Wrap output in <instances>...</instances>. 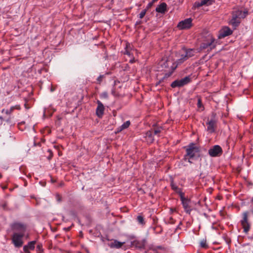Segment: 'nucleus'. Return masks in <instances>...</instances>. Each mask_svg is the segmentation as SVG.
Listing matches in <instances>:
<instances>
[{
    "label": "nucleus",
    "instance_id": "obj_11",
    "mask_svg": "<svg viewBox=\"0 0 253 253\" xmlns=\"http://www.w3.org/2000/svg\"><path fill=\"white\" fill-rule=\"evenodd\" d=\"M180 200L181 201V203L183 206V208L184 209L185 211L188 213H190L191 209L189 206L190 204V200L187 198L184 197V194L180 196Z\"/></svg>",
    "mask_w": 253,
    "mask_h": 253
},
{
    "label": "nucleus",
    "instance_id": "obj_16",
    "mask_svg": "<svg viewBox=\"0 0 253 253\" xmlns=\"http://www.w3.org/2000/svg\"><path fill=\"white\" fill-rule=\"evenodd\" d=\"M124 244V242H120L116 240H114L113 242L110 243L108 246L111 248L119 249Z\"/></svg>",
    "mask_w": 253,
    "mask_h": 253
},
{
    "label": "nucleus",
    "instance_id": "obj_20",
    "mask_svg": "<svg viewBox=\"0 0 253 253\" xmlns=\"http://www.w3.org/2000/svg\"><path fill=\"white\" fill-rule=\"evenodd\" d=\"M130 122L129 121H126L122 125L117 128V132H120L122 130L126 129L130 126Z\"/></svg>",
    "mask_w": 253,
    "mask_h": 253
},
{
    "label": "nucleus",
    "instance_id": "obj_7",
    "mask_svg": "<svg viewBox=\"0 0 253 253\" xmlns=\"http://www.w3.org/2000/svg\"><path fill=\"white\" fill-rule=\"evenodd\" d=\"M214 39L211 35H209L208 41L207 42H203L200 45L201 49H205L210 48V49L214 48L215 44L214 43Z\"/></svg>",
    "mask_w": 253,
    "mask_h": 253
},
{
    "label": "nucleus",
    "instance_id": "obj_15",
    "mask_svg": "<svg viewBox=\"0 0 253 253\" xmlns=\"http://www.w3.org/2000/svg\"><path fill=\"white\" fill-rule=\"evenodd\" d=\"M167 4L165 2H162L158 5L156 8V11L158 13L164 14L167 11Z\"/></svg>",
    "mask_w": 253,
    "mask_h": 253
},
{
    "label": "nucleus",
    "instance_id": "obj_4",
    "mask_svg": "<svg viewBox=\"0 0 253 253\" xmlns=\"http://www.w3.org/2000/svg\"><path fill=\"white\" fill-rule=\"evenodd\" d=\"M186 154L184 156V159L185 160H187L188 162L192 163L191 160L198 153V148L195 146L194 144L191 143L186 148Z\"/></svg>",
    "mask_w": 253,
    "mask_h": 253
},
{
    "label": "nucleus",
    "instance_id": "obj_17",
    "mask_svg": "<svg viewBox=\"0 0 253 253\" xmlns=\"http://www.w3.org/2000/svg\"><path fill=\"white\" fill-rule=\"evenodd\" d=\"M213 2V0H201L200 1H198L195 3L197 7H201L203 5H210Z\"/></svg>",
    "mask_w": 253,
    "mask_h": 253
},
{
    "label": "nucleus",
    "instance_id": "obj_36",
    "mask_svg": "<svg viewBox=\"0 0 253 253\" xmlns=\"http://www.w3.org/2000/svg\"><path fill=\"white\" fill-rule=\"evenodd\" d=\"M57 200H58V201H59L60 200V199H59V196H57Z\"/></svg>",
    "mask_w": 253,
    "mask_h": 253
},
{
    "label": "nucleus",
    "instance_id": "obj_38",
    "mask_svg": "<svg viewBox=\"0 0 253 253\" xmlns=\"http://www.w3.org/2000/svg\"><path fill=\"white\" fill-rule=\"evenodd\" d=\"M1 177V174L0 173V178Z\"/></svg>",
    "mask_w": 253,
    "mask_h": 253
},
{
    "label": "nucleus",
    "instance_id": "obj_6",
    "mask_svg": "<svg viewBox=\"0 0 253 253\" xmlns=\"http://www.w3.org/2000/svg\"><path fill=\"white\" fill-rule=\"evenodd\" d=\"M241 225L244 229V232L248 234L251 227V225L248 219V212H244L243 214V219L241 220Z\"/></svg>",
    "mask_w": 253,
    "mask_h": 253
},
{
    "label": "nucleus",
    "instance_id": "obj_39",
    "mask_svg": "<svg viewBox=\"0 0 253 253\" xmlns=\"http://www.w3.org/2000/svg\"><path fill=\"white\" fill-rule=\"evenodd\" d=\"M2 119V118L1 117H0V119H1V120Z\"/></svg>",
    "mask_w": 253,
    "mask_h": 253
},
{
    "label": "nucleus",
    "instance_id": "obj_37",
    "mask_svg": "<svg viewBox=\"0 0 253 253\" xmlns=\"http://www.w3.org/2000/svg\"><path fill=\"white\" fill-rule=\"evenodd\" d=\"M157 0H153V2H155L156 1H157Z\"/></svg>",
    "mask_w": 253,
    "mask_h": 253
},
{
    "label": "nucleus",
    "instance_id": "obj_29",
    "mask_svg": "<svg viewBox=\"0 0 253 253\" xmlns=\"http://www.w3.org/2000/svg\"><path fill=\"white\" fill-rule=\"evenodd\" d=\"M104 75H100L97 79V82L100 83L102 80Z\"/></svg>",
    "mask_w": 253,
    "mask_h": 253
},
{
    "label": "nucleus",
    "instance_id": "obj_9",
    "mask_svg": "<svg viewBox=\"0 0 253 253\" xmlns=\"http://www.w3.org/2000/svg\"><path fill=\"white\" fill-rule=\"evenodd\" d=\"M192 19L191 18H187L179 22L177 28L180 30L188 29L192 27Z\"/></svg>",
    "mask_w": 253,
    "mask_h": 253
},
{
    "label": "nucleus",
    "instance_id": "obj_2",
    "mask_svg": "<svg viewBox=\"0 0 253 253\" xmlns=\"http://www.w3.org/2000/svg\"><path fill=\"white\" fill-rule=\"evenodd\" d=\"M248 14V11L246 9H234L232 12V16L229 24L235 29L240 24L241 19L245 18Z\"/></svg>",
    "mask_w": 253,
    "mask_h": 253
},
{
    "label": "nucleus",
    "instance_id": "obj_14",
    "mask_svg": "<svg viewBox=\"0 0 253 253\" xmlns=\"http://www.w3.org/2000/svg\"><path fill=\"white\" fill-rule=\"evenodd\" d=\"M171 64H172V62L166 57L163 58L159 62V65L162 68H168Z\"/></svg>",
    "mask_w": 253,
    "mask_h": 253
},
{
    "label": "nucleus",
    "instance_id": "obj_33",
    "mask_svg": "<svg viewBox=\"0 0 253 253\" xmlns=\"http://www.w3.org/2000/svg\"><path fill=\"white\" fill-rule=\"evenodd\" d=\"M125 54H127L128 55V56H130V52H129L127 50H126L125 52Z\"/></svg>",
    "mask_w": 253,
    "mask_h": 253
},
{
    "label": "nucleus",
    "instance_id": "obj_12",
    "mask_svg": "<svg viewBox=\"0 0 253 253\" xmlns=\"http://www.w3.org/2000/svg\"><path fill=\"white\" fill-rule=\"evenodd\" d=\"M232 34V31L229 27H224L219 31L218 38L219 39H222Z\"/></svg>",
    "mask_w": 253,
    "mask_h": 253
},
{
    "label": "nucleus",
    "instance_id": "obj_19",
    "mask_svg": "<svg viewBox=\"0 0 253 253\" xmlns=\"http://www.w3.org/2000/svg\"><path fill=\"white\" fill-rule=\"evenodd\" d=\"M170 186L173 190L179 194V196L183 195L184 193L182 192L181 189L178 187V186L173 182V181L171 182Z\"/></svg>",
    "mask_w": 253,
    "mask_h": 253
},
{
    "label": "nucleus",
    "instance_id": "obj_27",
    "mask_svg": "<svg viewBox=\"0 0 253 253\" xmlns=\"http://www.w3.org/2000/svg\"><path fill=\"white\" fill-rule=\"evenodd\" d=\"M147 12V9H144L143 10H142L141 12L140 13V14H139V18L140 19H142L144 17V16H145V15L146 14V13Z\"/></svg>",
    "mask_w": 253,
    "mask_h": 253
},
{
    "label": "nucleus",
    "instance_id": "obj_5",
    "mask_svg": "<svg viewBox=\"0 0 253 253\" xmlns=\"http://www.w3.org/2000/svg\"><path fill=\"white\" fill-rule=\"evenodd\" d=\"M222 152V148L219 145H215L209 150L208 153L211 157H216L221 156Z\"/></svg>",
    "mask_w": 253,
    "mask_h": 253
},
{
    "label": "nucleus",
    "instance_id": "obj_35",
    "mask_svg": "<svg viewBox=\"0 0 253 253\" xmlns=\"http://www.w3.org/2000/svg\"><path fill=\"white\" fill-rule=\"evenodd\" d=\"M41 246L40 245H38L37 246V248L39 249V250H41Z\"/></svg>",
    "mask_w": 253,
    "mask_h": 253
},
{
    "label": "nucleus",
    "instance_id": "obj_25",
    "mask_svg": "<svg viewBox=\"0 0 253 253\" xmlns=\"http://www.w3.org/2000/svg\"><path fill=\"white\" fill-rule=\"evenodd\" d=\"M137 221H138V222L141 224V225H144L145 224V222H144V218L141 215H138L137 217Z\"/></svg>",
    "mask_w": 253,
    "mask_h": 253
},
{
    "label": "nucleus",
    "instance_id": "obj_28",
    "mask_svg": "<svg viewBox=\"0 0 253 253\" xmlns=\"http://www.w3.org/2000/svg\"><path fill=\"white\" fill-rule=\"evenodd\" d=\"M29 250L30 249L26 246V245H25L23 247V251L24 252H25L26 253H30Z\"/></svg>",
    "mask_w": 253,
    "mask_h": 253
},
{
    "label": "nucleus",
    "instance_id": "obj_31",
    "mask_svg": "<svg viewBox=\"0 0 253 253\" xmlns=\"http://www.w3.org/2000/svg\"><path fill=\"white\" fill-rule=\"evenodd\" d=\"M14 109H18V110H19L20 109V107L19 105H16V106H14Z\"/></svg>",
    "mask_w": 253,
    "mask_h": 253
},
{
    "label": "nucleus",
    "instance_id": "obj_24",
    "mask_svg": "<svg viewBox=\"0 0 253 253\" xmlns=\"http://www.w3.org/2000/svg\"><path fill=\"white\" fill-rule=\"evenodd\" d=\"M200 246L201 248L207 249L208 248V245L207 244L206 240L203 239L200 242Z\"/></svg>",
    "mask_w": 253,
    "mask_h": 253
},
{
    "label": "nucleus",
    "instance_id": "obj_21",
    "mask_svg": "<svg viewBox=\"0 0 253 253\" xmlns=\"http://www.w3.org/2000/svg\"><path fill=\"white\" fill-rule=\"evenodd\" d=\"M146 242V240L145 239H143L141 240H136V241L134 242V243L135 244L136 248L141 249L145 247Z\"/></svg>",
    "mask_w": 253,
    "mask_h": 253
},
{
    "label": "nucleus",
    "instance_id": "obj_22",
    "mask_svg": "<svg viewBox=\"0 0 253 253\" xmlns=\"http://www.w3.org/2000/svg\"><path fill=\"white\" fill-rule=\"evenodd\" d=\"M36 243V241H33L29 242L26 246L31 250H33L35 249V245Z\"/></svg>",
    "mask_w": 253,
    "mask_h": 253
},
{
    "label": "nucleus",
    "instance_id": "obj_8",
    "mask_svg": "<svg viewBox=\"0 0 253 253\" xmlns=\"http://www.w3.org/2000/svg\"><path fill=\"white\" fill-rule=\"evenodd\" d=\"M190 80L189 77H186L181 80L174 81L171 83V86L173 88L183 86L188 84L190 82Z\"/></svg>",
    "mask_w": 253,
    "mask_h": 253
},
{
    "label": "nucleus",
    "instance_id": "obj_23",
    "mask_svg": "<svg viewBox=\"0 0 253 253\" xmlns=\"http://www.w3.org/2000/svg\"><path fill=\"white\" fill-rule=\"evenodd\" d=\"M14 110V107H11L9 109H2V113H4L7 115L10 114L12 111Z\"/></svg>",
    "mask_w": 253,
    "mask_h": 253
},
{
    "label": "nucleus",
    "instance_id": "obj_34",
    "mask_svg": "<svg viewBox=\"0 0 253 253\" xmlns=\"http://www.w3.org/2000/svg\"><path fill=\"white\" fill-rule=\"evenodd\" d=\"M198 106L199 107L201 106V100L200 99L198 100Z\"/></svg>",
    "mask_w": 253,
    "mask_h": 253
},
{
    "label": "nucleus",
    "instance_id": "obj_26",
    "mask_svg": "<svg viewBox=\"0 0 253 253\" xmlns=\"http://www.w3.org/2000/svg\"><path fill=\"white\" fill-rule=\"evenodd\" d=\"M175 68H176L175 66V67L171 66V69L170 71H169V72L166 73L165 75L164 78H167L169 77V76H170L172 74V72L175 69Z\"/></svg>",
    "mask_w": 253,
    "mask_h": 253
},
{
    "label": "nucleus",
    "instance_id": "obj_30",
    "mask_svg": "<svg viewBox=\"0 0 253 253\" xmlns=\"http://www.w3.org/2000/svg\"><path fill=\"white\" fill-rule=\"evenodd\" d=\"M161 132V130L159 128H158V129H155L154 132H153V133L155 134V135H157L158 134H159L160 132Z\"/></svg>",
    "mask_w": 253,
    "mask_h": 253
},
{
    "label": "nucleus",
    "instance_id": "obj_18",
    "mask_svg": "<svg viewBox=\"0 0 253 253\" xmlns=\"http://www.w3.org/2000/svg\"><path fill=\"white\" fill-rule=\"evenodd\" d=\"M153 133L152 131H148L145 134V137L148 143H152L154 141Z\"/></svg>",
    "mask_w": 253,
    "mask_h": 253
},
{
    "label": "nucleus",
    "instance_id": "obj_10",
    "mask_svg": "<svg viewBox=\"0 0 253 253\" xmlns=\"http://www.w3.org/2000/svg\"><path fill=\"white\" fill-rule=\"evenodd\" d=\"M215 114H212V118L207 123V130L211 133H212L215 131V127L217 123V120L215 118Z\"/></svg>",
    "mask_w": 253,
    "mask_h": 253
},
{
    "label": "nucleus",
    "instance_id": "obj_3",
    "mask_svg": "<svg viewBox=\"0 0 253 253\" xmlns=\"http://www.w3.org/2000/svg\"><path fill=\"white\" fill-rule=\"evenodd\" d=\"M195 53V51L193 49L182 48L176 53L177 64L182 63L189 58L193 56Z\"/></svg>",
    "mask_w": 253,
    "mask_h": 253
},
{
    "label": "nucleus",
    "instance_id": "obj_32",
    "mask_svg": "<svg viewBox=\"0 0 253 253\" xmlns=\"http://www.w3.org/2000/svg\"><path fill=\"white\" fill-rule=\"evenodd\" d=\"M248 239H250V240H253V234L251 235V236H249L248 237Z\"/></svg>",
    "mask_w": 253,
    "mask_h": 253
},
{
    "label": "nucleus",
    "instance_id": "obj_1",
    "mask_svg": "<svg viewBox=\"0 0 253 253\" xmlns=\"http://www.w3.org/2000/svg\"><path fill=\"white\" fill-rule=\"evenodd\" d=\"M10 227L13 233L11 236V242L15 248L21 247L23 239H29V234L27 233V225L23 222L14 221L10 224Z\"/></svg>",
    "mask_w": 253,
    "mask_h": 253
},
{
    "label": "nucleus",
    "instance_id": "obj_13",
    "mask_svg": "<svg viewBox=\"0 0 253 253\" xmlns=\"http://www.w3.org/2000/svg\"><path fill=\"white\" fill-rule=\"evenodd\" d=\"M97 107L96 110V114L99 118H101L104 114V107L99 100L97 101Z\"/></svg>",
    "mask_w": 253,
    "mask_h": 253
}]
</instances>
